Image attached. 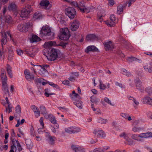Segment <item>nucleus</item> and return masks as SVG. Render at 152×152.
I'll list each match as a JSON object with an SVG mask.
<instances>
[{
	"mask_svg": "<svg viewBox=\"0 0 152 152\" xmlns=\"http://www.w3.org/2000/svg\"><path fill=\"white\" fill-rule=\"evenodd\" d=\"M46 56L48 60L52 61L61 58L62 57V54L58 49L52 48L48 50L47 54Z\"/></svg>",
	"mask_w": 152,
	"mask_h": 152,
	"instance_id": "f257e3e1",
	"label": "nucleus"
},
{
	"mask_svg": "<svg viewBox=\"0 0 152 152\" xmlns=\"http://www.w3.org/2000/svg\"><path fill=\"white\" fill-rule=\"evenodd\" d=\"M59 38L64 41L68 40L70 34L68 28H62L61 30V33L58 35Z\"/></svg>",
	"mask_w": 152,
	"mask_h": 152,
	"instance_id": "f03ea898",
	"label": "nucleus"
},
{
	"mask_svg": "<svg viewBox=\"0 0 152 152\" xmlns=\"http://www.w3.org/2000/svg\"><path fill=\"white\" fill-rule=\"evenodd\" d=\"M32 10L31 5H26L25 7L22 10L20 17L22 18H26L28 16Z\"/></svg>",
	"mask_w": 152,
	"mask_h": 152,
	"instance_id": "7ed1b4c3",
	"label": "nucleus"
},
{
	"mask_svg": "<svg viewBox=\"0 0 152 152\" xmlns=\"http://www.w3.org/2000/svg\"><path fill=\"white\" fill-rule=\"evenodd\" d=\"M65 13L71 19H73L76 15L75 10L72 7H68L65 10Z\"/></svg>",
	"mask_w": 152,
	"mask_h": 152,
	"instance_id": "20e7f679",
	"label": "nucleus"
},
{
	"mask_svg": "<svg viewBox=\"0 0 152 152\" xmlns=\"http://www.w3.org/2000/svg\"><path fill=\"white\" fill-rule=\"evenodd\" d=\"M67 44V43L62 42H60L59 44L57 45L56 44V42L55 41H52L45 42V46L48 47L52 46H62L63 48H65Z\"/></svg>",
	"mask_w": 152,
	"mask_h": 152,
	"instance_id": "39448f33",
	"label": "nucleus"
},
{
	"mask_svg": "<svg viewBox=\"0 0 152 152\" xmlns=\"http://www.w3.org/2000/svg\"><path fill=\"white\" fill-rule=\"evenodd\" d=\"M40 33L45 36H51V37L54 36V33L52 32L50 29L47 27H42Z\"/></svg>",
	"mask_w": 152,
	"mask_h": 152,
	"instance_id": "423d86ee",
	"label": "nucleus"
},
{
	"mask_svg": "<svg viewBox=\"0 0 152 152\" xmlns=\"http://www.w3.org/2000/svg\"><path fill=\"white\" fill-rule=\"evenodd\" d=\"M2 39L1 40V44L3 45V44L5 45L7 42V35H8L10 38H11V35L10 34V31H7L6 32H4L3 33H2Z\"/></svg>",
	"mask_w": 152,
	"mask_h": 152,
	"instance_id": "0eeeda50",
	"label": "nucleus"
},
{
	"mask_svg": "<svg viewBox=\"0 0 152 152\" xmlns=\"http://www.w3.org/2000/svg\"><path fill=\"white\" fill-rule=\"evenodd\" d=\"M80 129L77 127L74 128L73 127H69L66 129L65 131L69 133H75L80 131Z\"/></svg>",
	"mask_w": 152,
	"mask_h": 152,
	"instance_id": "6e6552de",
	"label": "nucleus"
},
{
	"mask_svg": "<svg viewBox=\"0 0 152 152\" xmlns=\"http://www.w3.org/2000/svg\"><path fill=\"white\" fill-rule=\"evenodd\" d=\"M46 137L49 144L51 145L54 144V141L56 139V138L55 137H52L49 133L47 132L46 133Z\"/></svg>",
	"mask_w": 152,
	"mask_h": 152,
	"instance_id": "1a4fd4ad",
	"label": "nucleus"
},
{
	"mask_svg": "<svg viewBox=\"0 0 152 152\" xmlns=\"http://www.w3.org/2000/svg\"><path fill=\"white\" fill-rule=\"evenodd\" d=\"M80 23L79 21L76 20H74L70 26L71 30L73 31H75L78 29L79 27Z\"/></svg>",
	"mask_w": 152,
	"mask_h": 152,
	"instance_id": "9d476101",
	"label": "nucleus"
},
{
	"mask_svg": "<svg viewBox=\"0 0 152 152\" xmlns=\"http://www.w3.org/2000/svg\"><path fill=\"white\" fill-rule=\"evenodd\" d=\"M134 80L137 89L139 90H140L142 92V91H143L144 88H143L142 89V82L139 79V78H137L135 79Z\"/></svg>",
	"mask_w": 152,
	"mask_h": 152,
	"instance_id": "9b49d317",
	"label": "nucleus"
},
{
	"mask_svg": "<svg viewBox=\"0 0 152 152\" xmlns=\"http://www.w3.org/2000/svg\"><path fill=\"white\" fill-rule=\"evenodd\" d=\"M94 134L96 135L97 137H103L105 136V134L104 132L102 130H95L93 132Z\"/></svg>",
	"mask_w": 152,
	"mask_h": 152,
	"instance_id": "f8f14e48",
	"label": "nucleus"
},
{
	"mask_svg": "<svg viewBox=\"0 0 152 152\" xmlns=\"http://www.w3.org/2000/svg\"><path fill=\"white\" fill-rule=\"evenodd\" d=\"M104 45L106 50H110L113 48V46L111 41L104 43Z\"/></svg>",
	"mask_w": 152,
	"mask_h": 152,
	"instance_id": "ddd939ff",
	"label": "nucleus"
},
{
	"mask_svg": "<svg viewBox=\"0 0 152 152\" xmlns=\"http://www.w3.org/2000/svg\"><path fill=\"white\" fill-rule=\"evenodd\" d=\"M120 136L121 137H124V138L126 139V141H128L129 144L132 145L133 144V141L128 137L127 134H126L125 132H123L121 134Z\"/></svg>",
	"mask_w": 152,
	"mask_h": 152,
	"instance_id": "4468645a",
	"label": "nucleus"
},
{
	"mask_svg": "<svg viewBox=\"0 0 152 152\" xmlns=\"http://www.w3.org/2000/svg\"><path fill=\"white\" fill-rule=\"evenodd\" d=\"M98 49L94 46H88L85 50L86 53H88L89 51H96Z\"/></svg>",
	"mask_w": 152,
	"mask_h": 152,
	"instance_id": "2eb2a0df",
	"label": "nucleus"
},
{
	"mask_svg": "<svg viewBox=\"0 0 152 152\" xmlns=\"http://www.w3.org/2000/svg\"><path fill=\"white\" fill-rule=\"evenodd\" d=\"M72 149L75 152H84L85 151V149L82 148L81 147H77L75 145H72L71 146Z\"/></svg>",
	"mask_w": 152,
	"mask_h": 152,
	"instance_id": "dca6fc26",
	"label": "nucleus"
},
{
	"mask_svg": "<svg viewBox=\"0 0 152 152\" xmlns=\"http://www.w3.org/2000/svg\"><path fill=\"white\" fill-rule=\"evenodd\" d=\"M143 103H147L152 106V99L149 97H145L143 99Z\"/></svg>",
	"mask_w": 152,
	"mask_h": 152,
	"instance_id": "f3484780",
	"label": "nucleus"
},
{
	"mask_svg": "<svg viewBox=\"0 0 152 152\" xmlns=\"http://www.w3.org/2000/svg\"><path fill=\"white\" fill-rule=\"evenodd\" d=\"M17 8L16 5L13 3H11L9 5L8 9L10 11H15Z\"/></svg>",
	"mask_w": 152,
	"mask_h": 152,
	"instance_id": "a211bd4d",
	"label": "nucleus"
},
{
	"mask_svg": "<svg viewBox=\"0 0 152 152\" xmlns=\"http://www.w3.org/2000/svg\"><path fill=\"white\" fill-rule=\"evenodd\" d=\"M42 7H44L45 9H49L48 8H47V7L50 4V3L48 1H41L39 4Z\"/></svg>",
	"mask_w": 152,
	"mask_h": 152,
	"instance_id": "6ab92c4d",
	"label": "nucleus"
},
{
	"mask_svg": "<svg viewBox=\"0 0 152 152\" xmlns=\"http://www.w3.org/2000/svg\"><path fill=\"white\" fill-rule=\"evenodd\" d=\"M2 86L4 92L5 94H8L9 95L8 86L7 85V83H5L4 84L2 83Z\"/></svg>",
	"mask_w": 152,
	"mask_h": 152,
	"instance_id": "aec40b11",
	"label": "nucleus"
},
{
	"mask_svg": "<svg viewBox=\"0 0 152 152\" xmlns=\"http://www.w3.org/2000/svg\"><path fill=\"white\" fill-rule=\"evenodd\" d=\"M42 18V14L39 12H36L35 13L33 16V18L34 20L40 19Z\"/></svg>",
	"mask_w": 152,
	"mask_h": 152,
	"instance_id": "412c9836",
	"label": "nucleus"
},
{
	"mask_svg": "<svg viewBox=\"0 0 152 152\" xmlns=\"http://www.w3.org/2000/svg\"><path fill=\"white\" fill-rule=\"evenodd\" d=\"M96 38V36L93 34L87 35L86 39L87 41L92 40L95 39Z\"/></svg>",
	"mask_w": 152,
	"mask_h": 152,
	"instance_id": "4be33fe9",
	"label": "nucleus"
},
{
	"mask_svg": "<svg viewBox=\"0 0 152 152\" xmlns=\"http://www.w3.org/2000/svg\"><path fill=\"white\" fill-rule=\"evenodd\" d=\"M1 77L2 80V84L7 83V77L6 75L4 74V73H2L1 75Z\"/></svg>",
	"mask_w": 152,
	"mask_h": 152,
	"instance_id": "5701e85b",
	"label": "nucleus"
},
{
	"mask_svg": "<svg viewBox=\"0 0 152 152\" xmlns=\"http://www.w3.org/2000/svg\"><path fill=\"white\" fill-rule=\"evenodd\" d=\"M41 40L39 37L36 35H34L32 36L31 39V42H37Z\"/></svg>",
	"mask_w": 152,
	"mask_h": 152,
	"instance_id": "b1692460",
	"label": "nucleus"
},
{
	"mask_svg": "<svg viewBox=\"0 0 152 152\" xmlns=\"http://www.w3.org/2000/svg\"><path fill=\"white\" fill-rule=\"evenodd\" d=\"M7 73L10 77L11 78L12 77V67L8 64L7 65Z\"/></svg>",
	"mask_w": 152,
	"mask_h": 152,
	"instance_id": "393cba45",
	"label": "nucleus"
},
{
	"mask_svg": "<svg viewBox=\"0 0 152 152\" xmlns=\"http://www.w3.org/2000/svg\"><path fill=\"white\" fill-rule=\"evenodd\" d=\"M48 71L46 69L41 68L39 73L42 76H45L48 74Z\"/></svg>",
	"mask_w": 152,
	"mask_h": 152,
	"instance_id": "a878e982",
	"label": "nucleus"
},
{
	"mask_svg": "<svg viewBox=\"0 0 152 152\" xmlns=\"http://www.w3.org/2000/svg\"><path fill=\"white\" fill-rule=\"evenodd\" d=\"M48 117L50 118V121L52 124H56V120L55 117L51 114H49L48 115Z\"/></svg>",
	"mask_w": 152,
	"mask_h": 152,
	"instance_id": "bb28decb",
	"label": "nucleus"
},
{
	"mask_svg": "<svg viewBox=\"0 0 152 152\" xmlns=\"http://www.w3.org/2000/svg\"><path fill=\"white\" fill-rule=\"evenodd\" d=\"M31 24V23L29 22L23 24L25 31H27L29 28L31 27L32 26Z\"/></svg>",
	"mask_w": 152,
	"mask_h": 152,
	"instance_id": "cd10ccee",
	"label": "nucleus"
},
{
	"mask_svg": "<svg viewBox=\"0 0 152 152\" xmlns=\"http://www.w3.org/2000/svg\"><path fill=\"white\" fill-rule=\"evenodd\" d=\"M91 101L93 103H95V104H98L99 102V100L94 96H92L91 97Z\"/></svg>",
	"mask_w": 152,
	"mask_h": 152,
	"instance_id": "c85d7f7f",
	"label": "nucleus"
},
{
	"mask_svg": "<svg viewBox=\"0 0 152 152\" xmlns=\"http://www.w3.org/2000/svg\"><path fill=\"white\" fill-rule=\"evenodd\" d=\"M74 104L76 105L77 107L80 108H82V102L80 101H77L74 102Z\"/></svg>",
	"mask_w": 152,
	"mask_h": 152,
	"instance_id": "c756f323",
	"label": "nucleus"
},
{
	"mask_svg": "<svg viewBox=\"0 0 152 152\" xmlns=\"http://www.w3.org/2000/svg\"><path fill=\"white\" fill-rule=\"evenodd\" d=\"M40 111L42 114H45L47 113V112L45 107L43 105L40 107Z\"/></svg>",
	"mask_w": 152,
	"mask_h": 152,
	"instance_id": "7c9ffc66",
	"label": "nucleus"
},
{
	"mask_svg": "<svg viewBox=\"0 0 152 152\" xmlns=\"http://www.w3.org/2000/svg\"><path fill=\"white\" fill-rule=\"evenodd\" d=\"M121 115L124 118L127 119L129 121H131L132 120L131 117L129 116L128 114L122 113L121 114Z\"/></svg>",
	"mask_w": 152,
	"mask_h": 152,
	"instance_id": "2f4dec72",
	"label": "nucleus"
},
{
	"mask_svg": "<svg viewBox=\"0 0 152 152\" xmlns=\"http://www.w3.org/2000/svg\"><path fill=\"white\" fill-rule=\"evenodd\" d=\"M18 30L21 32L25 31V30L23 24H19L17 26Z\"/></svg>",
	"mask_w": 152,
	"mask_h": 152,
	"instance_id": "473e14b6",
	"label": "nucleus"
},
{
	"mask_svg": "<svg viewBox=\"0 0 152 152\" xmlns=\"http://www.w3.org/2000/svg\"><path fill=\"white\" fill-rule=\"evenodd\" d=\"M123 6L122 5H119L117 7V13L120 14L121 12H123Z\"/></svg>",
	"mask_w": 152,
	"mask_h": 152,
	"instance_id": "72a5a7b5",
	"label": "nucleus"
},
{
	"mask_svg": "<svg viewBox=\"0 0 152 152\" xmlns=\"http://www.w3.org/2000/svg\"><path fill=\"white\" fill-rule=\"evenodd\" d=\"M105 14L103 13L102 14H100L99 13L97 14V19L100 22H101L103 20L102 17L105 16Z\"/></svg>",
	"mask_w": 152,
	"mask_h": 152,
	"instance_id": "f704fd0d",
	"label": "nucleus"
},
{
	"mask_svg": "<svg viewBox=\"0 0 152 152\" xmlns=\"http://www.w3.org/2000/svg\"><path fill=\"white\" fill-rule=\"evenodd\" d=\"M26 78L29 81H31L34 79V77L33 75H31L30 74L25 75Z\"/></svg>",
	"mask_w": 152,
	"mask_h": 152,
	"instance_id": "c9c22d12",
	"label": "nucleus"
},
{
	"mask_svg": "<svg viewBox=\"0 0 152 152\" xmlns=\"http://www.w3.org/2000/svg\"><path fill=\"white\" fill-rule=\"evenodd\" d=\"M5 21L8 23H11L12 21V18L10 16H7L5 18Z\"/></svg>",
	"mask_w": 152,
	"mask_h": 152,
	"instance_id": "e433bc0d",
	"label": "nucleus"
},
{
	"mask_svg": "<svg viewBox=\"0 0 152 152\" xmlns=\"http://www.w3.org/2000/svg\"><path fill=\"white\" fill-rule=\"evenodd\" d=\"M123 74L124 75H125L128 77L131 76L132 75L130 72L125 69H123Z\"/></svg>",
	"mask_w": 152,
	"mask_h": 152,
	"instance_id": "4c0bfd02",
	"label": "nucleus"
},
{
	"mask_svg": "<svg viewBox=\"0 0 152 152\" xmlns=\"http://www.w3.org/2000/svg\"><path fill=\"white\" fill-rule=\"evenodd\" d=\"M144 68L147 72H148L149 73L152 72V68L151 67L145 66H144Z\"/></svg>",
	"mask_w": 152,
	"mask_h": 152,
	"instance_id": "58836bf2",
	"label": "nucleus"
},
{
	"mask_svg": "<svg viewBox=\"0 0 152 152\" xmlns=\"http://www.w3.org/2000/svg\"><path fill=\"white\" fill-rule=\"evenodd\" d=\"M143 129L141 127H137L135 126L132 128V130L134 132H137L140 131L142 130Z\"/></svg>",
	"mask_w": 152,
	"mask_h": 152,
	"instance_id": "ea45409f",
	"label": "nucleus"
},
{
	"mask_svg": "<svg viewBox=\"0 0 152 152\" xmlns=\"http://www.w3.org/2000/svg\"><path fill=\"white\" fill-rule=\"evenodd\" d=\"M74 95V96L75 97H77L78 96H79V95L75 93V91H73L72 92V94H69V96L70 97H71L72 99H73L74 98L73 97V95Z\"/></svg>",
	"mask_w": 152,
	"mask_h": 152,
	"instance_id": "a19ab883",
	"label": "nucleus"
},
{
	"mask_svg": "<svg viewBox=\"0 0 152 152\" xmlns=\"http://www.w3.org/2000/svg\"><path fill=\"white\" fill-rule=\"evenodd\" d=\"M105 23L108 26H115V24L114 23L112 22L111 20H107L105 21Z\"/></svg>",
	"mask_w": 152,
	"mask_h": 152,
	"instance_id": "79ce46f5",
	"label": "nucleus"
},
{
	"mask_svg": "<svg viewBox=\"0 0 152 152\" xmlns=\"http://www.w3.org/2000/svg\"><path fill=\"white\" fill-rule=\"evenodd\" d=\"M110 19L111 21L112 22L114 23V24H115V23L116 18L115 17V15H111L110 16Z\"/></svg>",
	"mask_w": 152,
	"mask_h": 152,
	"instance_id": "37998d69",
	"label": "nucleus"
},
{
	"mask_svg": "<svg viewBox=\"0 0 152 152\" xmlns=\"http://www.w3.org/2000/svg\"><path fill=\"white\" fill-rule=\"evenodd\" d=\"M147 133H141L140 134L138 137L141 138H148V135Z\"/></svg>",
	"mask_w": 152,
	"mask_h": 152,
	"instance_id": "c03bdc74",
	"label": "nucleus"
},
{
	"mask_svg": "<svg viewBox=\"0 0 152 152\" xmlns=\"http://www.w3.org/2000/svg\"><path fill=\"white\" fill-rule=\"evenodd\" d=\"M138 60L137 59L135 58L132 56L128 58L127 59L128 61L131 62L133 61H136Z\"/></svg>",
	"mask_w": 152,
	"mask_h": 152,
	"instance_id": "a18cd8bd",
	"label": "nucleus"
},
{
	"mask_svg": "<svg viewBox=\"0 0 152 152\" xmlns=\"http://www.w3.org/2000/svg\"><path fill=\"white\" fill-rule=\"evenodd\" d=\"M16 112L18 113H21V109L20 106L18 105L15 108Z\"/></svg>",
	"mask_w": 152,
	"mask_h": 152,
	"instance_id": "49530a36",
	"label": "nucleus"
},
{
	"mask_svg": "<svg viewBox=\"0 0 152 152\" xmlns=\"http://www.w3.org/2000/svg\"><path fill=\"white\" fill-rule=\"evenodd\" d=\"M106 122V120L101 118H99L98 120V123L101 124H105Z\"/></svg>",
	"mask_w": 152,
	"mask_h": 152,
	"instance_id": "de8ad7c7",
	"label": "nucleus"
},
{
	"mask_svg": "<svg viewBox=\"0 0 152 152\" xmlns=\"http://www.w3.org/2000/svg\"><path fill=\"white\" fill-rule=\"evenodd\" d=\"M31 108L34 112H36L37 111L39 110L38 108L34 105H32L31 106Z\"/></svg>",
	"mask_w": 152,
	"mask_h": 152,
	"instance_id": "09e8293b",
	"label": "nucleus"
},
{
	"mask_svg": "<svg viewBox=\"0 0 152 152\" xmlns=\"http://www.w3.org/2000/svg\"><path fill=\"white\" fill-rule=\"evenodd\" d=\"M48 83L51 86L53 87L56 88H58L59 87L56 84H54V83L52 82H48Z\"/></svg>",
	"mask_w": 152,
	"mask_h": 152,
	"instance_id": "8fccbe9b",
	"label": "nucleus"
},
{
	"mask_svg": "<svg viewBox=\"0 0 152 152\" xmlns=\"http://www.w3.org/2000/svg\"><path fill=\"white\" fill-rule=\"evenodd\" d=\"M146 91L149 94H152V88H147L146 89Z\"/></svg>",
	"mask_w": 152,
	"mask_h": 152,
	"instance_id": "3c124183",
	"label": "nucleus"
},
{
	"mask_svg": "<svg viewBox=\"0 0 152 152\" xmlns=\"http://www.w3.org/2000/svg\"><path fill=\"white\" fill-rule=\"evenodd\" d=\"M86 7L84 4V2H80L79 4H78V6L77 7L78 8L80 7Z\"/></svg>",
	"mask_w": 152,
	"mask_h": 152,
	"instance_id": "603ef678",
	"label": "nucleus"
},
{
	"mask_svg": "<svg viewBox=\"0 0 152 152\" xmlns=\"http://www.w3.org/2000/svg\"><path fill=\"white\" fill-rule=\"evenodd\" d=\"M102 148H96L93 150V152H103Z\"/></svg>",
	"mask_w": 152,
	"mask_h": 152,
	"instance_id": "864d4df0",
	"label": "nucleus"
},
{
	"mask_svg": "<svg viewBox=\"0 0 152 152\" xmlns=\"http://www.w3.org/2000/svg\"><path fill=\"white\" fill-rule=\"evenodd\" d=\"M30 132L31 136H34L35 135V132L34 131V129L33 127H31V128Z\"/></svg>",
	"mask_w": 152,
	"mask_h": 152,
	"instance_id": "5fc2aeb1",
	"label": "nucleus"
},
{
	"mask_svg": "<svg viewBox=\"0 0 152 152\" xmlns=\"http://www.w3.org/2000/svg\"><path fill=\"white\" fill-rule=\"evenodd\" d=\"M104 101L105 102H106L108 103V104L111 105H112V106H113V105L111 103V101H110L109 99L107 98V97H105V98H104Z\"/></svg>",
	"mask_w": 152,
	"mask_h": 152,
	"instance_id": "6e6d98bb",
	"label": "nucleus"
},
{
	"mask_svg": "<svg viewBox=\"0 0 152 152\" xmlns=\"http://www.w3.org/2000/svg\"><path fill=\"white\" fill-rule=\"evenodd\" d=\"M17 146L18 148V151H21V150H22V148L21 147L20 143H19L18 141H17Z\"/></svg>",
	"mask_w": 152,
	"mask_h": 152,
	"instance_id": "4d7b16f0",
	"label": "nucleus"
},
{
	"mask_svg": "<svg viewBox=\"0 0 152 152\" xmlns=\"http://www.w3.org/2000/svg\"><path fill=\"white\" fill-rule=\"evenodd\" d=\"M79 8V9L80 11L83 13L85 12V11L87 10V8L86 7H80Z\"/></svg>",
	"mask_w": 152,
	"mask_h": 152,
	"instance_id": "13d9d810",
	"label": "nucleus"
},
{
	"mask_svg": "<svg viewBox=\"0 0 152 152\" xmlns=\"http://www.w3.org/2000/svg\"><path fill=\"white\" fill-rule=\"evenodd\" d=\"M100 83L99 86L100 89L103 90L105 89L106 88L105 85L104 84L102 83L101 82H100Z\"/></svg>",
	"mask_w": 152,
	"mask_h": 152,
	"instance_id": "bf43d9fd",
	"label": "nucleus"
},
{
	"mask_svg": "<svg viewBox=\"0 0 152 152\" xmlns=\"http://www.w3.org/2000/svg\"><path fill=\"white\" fill-rule=\"evenodd\" d=\"M109 5L110 6H113L114 4V0H108Z\"/></svg>",
	"mask_w": 152,
	"mask_h": 152,
	"instance_id": "052dcab7",
	"label": "nucleus"
},
{
	"mask_svg": "<svg viewBox=\"0 0 152 152\" xmlns=\"http://www.w3.org/2000/svg\"><path fill=\"white\" fill-rule=\"evenodd\" d=\"M39 66L40 67L42 68L47 69L49 67V65H48L44 64L42 65H40Z\"/></svg>",
	"mask_w": 152,
	"mask_h": 152,
	"instance_id": "680f3d73",
	"label": "nucleus"
},
{
	"mask_svg": "<svg viewBox=\"0 0 152 152\" xmlns=\"http://www.w3.org/2000/svg\"><path fill=\"white\" fill-rule=\"evenodd\" d=\"M10 139L12 142V145H15L16 142L17 143V141H18V140H16L15 139L12 137H10Z\"/></svg>",
	"mask_w": 152,
	"mask_h": 152,
	"instance_id": "e2e57ef3",
	"label": "nucleus"
},
{
	"mask_svg": "<svg viewBox=\"0 0 152 152\" xmlns=\"http://www.w3.org/2000/svg\"><path fill=\"white\" fill-rule=\"evenodd\" d=\"M48 90V89H46L45 90V95L46 96L48 97L49 96V95H51L54 94L53 93L48 94V93L46 91H47Z\"/></svg>",
	"mask_w": 152,
	"mask_h": 152,
	"instance_id": "0e129e2a",
	"label": "nucleus"
},
{
	"mask_svg": "<svg viewBox=\"0 0 152 152\" xmlns=\"http://www.w3.org/2000/svg\"><path fill=\"white\" fill-rule=\"evenodd\" d=\"M138 137H139L138 136L137 134H133L132 136V139L137 140H138Z\"/></svg>",
	"mask_w": 152,
	"mask_h": 152,
	"instance_id": "69168bd1",
	"label": "nucleus"
},
{
	"mask_svg": "<svg viewBox=\"0 0 152 152\" xmlns=\"http://www.w3.org/2000/svg\"><path fill=\"white\" fill-rule=\"evenodd\" d=\"M73 6L76 7L78 6V3L75 1H72L70 3Z\"/></svg>",
	"mask_w": 152,
	"mask_h": 152,
	"instance_id": "338daca9",
	"label": "nucleus"
},
{
	"mask_svg": "<svg viewBox=\"0 0 152 152\" xmlns=\"http://www.w3.org/2000/svg\"><path fill=\"white\" fill-rule=\"evenodd\" d=\"M136 73L139 76H141L142 75V72L140 70H138L136 71Z\"/></svg>",
	"mask_w": 152,
	"mask_h": 152,
	"instance_id": "774afa93",
	"label": "nucleus"
}]
</instances>
